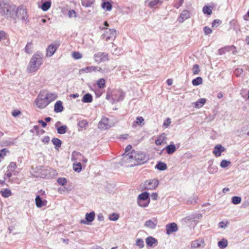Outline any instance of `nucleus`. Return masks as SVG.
Returning a JSON list of instances; mask_svg holds the SVG:
<instances>
[{"label": "nucleus", "mask_w": 249, "mask_h": 249, "mask_svg": "<svg viewBox=\"0 0 249 249\" xmlns=\"http://www.w3.org/2000/svg\"><path fill=\"white\" fill-rule=\"evenodd\" d=\"M44 55L40 52H36L31 57L27 68L28 72H34L37 71L43 64Z\"/></svg>", "instance_id": "f257e3e1"}, {"label": "nucleus", "mask_w": 249, "mask_h": 249, "mask_svg": "<svg viewBox=\"0 0 249 249\" xmlns=\"http://www.w3.org/2000/svg\"><path fill=\"white\" fill-rule=\"evenodd\" d=\"M16 10V6L11 2L3 1L1 2V17L11 20L15 17Z\"/></svg>", "instance_id": "f03ea898"}, {"label": "nucleus", "mask_w": 249, "mask_h": 249, "mask_svg": "<svg viewBox=\"0 0 249 249\" xmlns=\"http://www.w3.org/2000/svg\"><path fill=\"white\" fill-rule=\"evenodd\" d=\"M123 156L126 160L134 159L138 164L145 163L149 159L148 157L144 152L136 150H132L130 153L126 154L124 153Z\"/></svg>", "instance_id": "7ed1b4c3"}, {"label": "nucleus", "mask_w": 249, "mask_h": 249, "mask_svg": "<svg viewBox=\"0 0 249 249\" xmlns=\"http://www.w3.org/2000/svg\"><path fill=\"white\" fill-rule=\"evenodd\" d=\"M15 14V17L13 18L14 20H15L16 18H18L21 19L22 22L26 23L28 22V15L24 6L21 5L18 8L16 7Z\"/></svg>", "instance_id": "20e7f679"}, {"label": "nucleus", "mask_w": 249, "mask_h": 249, "mask_svg": "<svg viewBox=\"0 0 249 249\" xmlns=\"http://www.w3.org/2000/svg\"><path fill=\"white\" fill-rule=\"evenodd\" d=\"M125 93L121 89H115L111 91V103L114 104L123 101L125 97Z\"/></svg>", "instance_id": "39448f33"}, {"label": "nucleus", "mask_w": 249, "mask_h": 249, "mask_svg": "<svg viewBox=\"0 0 249 249\" xmlns=\"http://www.w3.org/2000/svg\"><path fill=\"white\" fill-rule=\"evenodd\" d=\"M149 194L146 192H144L138 196L137 203L142 207H146L149 203Z\"/></svg>", "instance_id": "423d86ee"}, {"label": "nucleus", "mask_w": 249, "mask_h": 249, "mask_svg": "<svg viewBox=\"0 0 249 249\" xmlns=\"http://www.w3.org/2000/svg\"><path fill=\"white\" fill-rule=\"evenodd\" d=\"M36 107L39 108H44L49 104V101L46 99L44 94L39 93L35 100Z\"/></svg>", "instance_id": "0eeeda50"}, {"label": "nucleus", "mask_w": 249, "mask_h": 249, "mask_svg": "<svg viewBox=\"0 0 249 249\" xmlns=\"http://www.w3.org/2000/svg\"><path fill=\"white\" fill-rule=\"evenodd\" d=\"M158 185L159 180L156 179H152L145 181L142 187L145 190H152L155 189Z\"/></svg>", "instance_id": "6e6552de"}, {"label": "nucleus", "mask_w": 249, "mask_h": 249, "mask_svg": "<svg viewBox=\"0 0 249 249\" xmlns=\"http://www.w3.org/2000/svg\"><path fill=\"white\" fill-rule=\"evenodd\" d=\"M94 59L98 63L108 61L109 60L108 55L104 52H99L94 54Z\"/></svg>", "instance_id": "1a4fd4ad"}, {"label": "nucleus", "mask_w": 249, "mask_h": 249, "mask_svg": "<svg viewBox=\"0 0 249 249\" xmlns=\"http://www.w3.org/2000/svg\"><path fill=\"white\" fill-rule=\"evenodd\" d=\"M106 33L103 35V38L107 41H108L110 38L116 37V30L114 29L105 28Z\"/></svg>", "instance_id": "9d476101"}, {"label": "nucleus", "mask_w": 249, "mask_h": 249, "mask_svg": "<svg viewBox=\"0 0 249 249\" xmlns=\"http://www.w3.org/2000/svg\"><path fill=\"white\" fill-rule=\"evenodd\" d=\"M58 44H51L49 45L48 48H47V56L50 57L52 56L56 52L57 49L58 47Z\"/></svg>", "instance_id": "9b49d317"}, {"label": "nucleus", "mask_w": 249, "mask_h": 249, "mask_svg": "<svg viewBox=\"0 0 249 249\" xmlns=\"http://www.w3.org/2000/svg\"><path fill=\"white\" fill-rule=\"evenodd\" d=\"M95 213L93 211L89 213H87L85 215L86 221L84 220H81V223L88 224V223L93 221L95 218Z\"/></svg>", "instance_id": "f8f14e48"}, {"label": "nucleus", "mask_w": 249, "mask_h": 249, "mask_svg": "<svg viewBox=\"0 0 249 249\" xmlns=\"http://www.w3.org/2000/svg\"><path fill=\"white\" fill-rule=\"evenodd\" d=\"M178 226L175 223H171L166 226V234L170 235L171 233L178 231Z\"/></svg>", "instance_id": "ddd939ff"}, {"label": "nucleus", "mask_w": 249, "mask_h": 249, "mask_svg": "<svg viewBox=\"0 0 249 249\" xmlns=\"http://www.w3.org/2000/svg\"><path fill=\"white\" fill-rule=\"evenodd\" d=\"M190 18V13L189 11L184 10L180 14L179 18H178V21L182 23L185 20Z\"/></svg>", "instance_id": "4468645a"}, {"label": "nucleus", "mask_w": 249, "mask_h": 249, "mask_svg": "<svg viewBox=\"0 0 249 249\" xmlns=\"http://www.w3.org/2000/svg\"><path fill=\"white\" fill-rule=\"evenodd\" d=\"M225 151V148L221 144L216 145L213 151V154L215 157H219L221 156L222 152Z\"/></svg>", "instance_id": "2eb2a0df"}, {"label": "nucleus", "mask_w": 249, "mask_h": 249, "mask_svg": "<svg viewBox=\"0 0 249 249\" xmlns=\"http://www.w3.org/2000/svg\"><path fill=\"white\" fill-rule=\"evenodd\" d=\"M36 205L38 208H41L43 206H45L47 204L46 200H42L39 196H37L36 198Z\"/></svg>", "instance_id": "dca6fc26"}, {"label": "nucleus", "mask_w": 249, "mask_h": 249, "mask_svg": "<svg viewBox=\"0 0 249 249\" xmlns=\"http://www.w3.org/2000/svg\"><path fill=\"white\" fill-rule=\"evenodd\" d=\"M63 109L64 107L62 105V102L61 101H57L54 105V111L57 113L61 112L63 110Z\"/></svg>", "instance_id": "f3484780"}, {"label": "nucleus", "mask_w": 249, "mask_h": 249, "mask_svg": "<svg viewBox=\"0 0 249 249\" xmlns=\"http://www.w3.org/2000/svg\"><path fill=\"white\" fill-rule=\"evenodd\" d=\"M1 43L5 45L9 44V39L8 35L3 31H1Z\"/></svg>", "instance_id": "a211bd4d"}, {"label": "nucleus", "mask_w": 249, "mask_h": 249, "mask_svg": "<svg viewBox=\"0 0 249 249\" xmlns=\"http://www.w3.org/2000/svg\"><path fill=\"white\" fill-rule=\"evenodd\" d=\"M204 242L202 240H196L192 242L191 247L192 248H197L202 247Z\"/></svg>", "instance_id": "6ab92c4d"}, {"label": "nucleus", "mask_w": 249, "mask_h": 249, "mask_svg": "<svg viewBox=\"0 0 249 249\" xmlns=\"http://www.w3.org/2000/svg\"><path fill=\"white\" fill-rule=\"evenodd\" d=\"M44 95L46 99L49 101V104L53 101L57 97V95L56 93L51 92H48Z\"/></svg>", "instance_id": "aec40b11"}, {"label": "nucleus", "mask_w": 249, "mask_h": 249, "mask_svg": "<svg viewBox=\"0 0 249 249\" xmlns=\"http://www.w3.org/2000/svg\"><path fill=\"white\" fill-rule=\"evenodd\" d=\"M97 66L87 67L82 69L81 71L86 73L92 72L93 71H97Z\"/></svg>", "instance_id": "412c9836"}, {"label": "nucleus", "mask_w": 249, "mask_h": 249, "mask_svg": "<svg viewBox=\"0 0 249 249\" xmlns=\"http://www.w3.org/2000/svg\"><path fill=\"white\" fill-rule=\"evenodd\" d=\"M92 100L93 98L92 95L89 93H86L84 95L82 99V102L83 103H91L92 101Z\"/></svg>", "instance_id": "4be33fe9"}, {"label": "nucleus", "mask_w": 249, "mask_h": 249, "mask_svg": "<svg viewBox=\"0 0 249 249\" xmlns=\"http://www.w3.org/2000/svg\"><path fill=\"white\" fill-rule=\"evenodd\" d=\"M101 6L103 9L107 11H110L112 8V5L109 1L102 2Z\"/></svg>", "instance_id": "5701e85b"}, {"label": "nucleus", "mask_w": 249, "mask_h": 249, "mask_svg": "<svg viewBox=\"0 0 249 249\" xmlns=\"http://www.w3.org/2000/svg\"><path fill=\"white\" fill-rule=\"evenodd\" d=\"M165 149L168 154H172L176 151V147L174 144L168 145Z\"/></svg>", "instance_id": "b1692460"}, {"label": "nucleus", "mask_w": 249, "mask_h": 249, "mask_svg": "<svg viewBox=\"0 0 249 249\" xmlns=\"http://www.w3.org/2000/svg\"><path fill=\"white\" fill-rule=\"evenodd\" d=\"M155 168L158 169L160 171H164L167 168L166 163L161 161H159L157 165L155 166Z\"/></svg>", "instance_id": "393cba45"}, {"label": "nucleus", "mask_w": 249, "mask_h": 249, "mask_svg": "<svg viewBox=\"0 0 249 249\" xmlns=\"http://www.w3.org/2000/svg\"><path fill=\"white\" fill-rule=\"evenodd\" d=\"M206 103V99L205 98H200L197 102L194 103V107L196 108H200L202 107Z\"/></svg>", "instance_id": "a878e982"}, {"label": "nucleus", "mask_w": 249, "mask_h": 249, "mask_svg": "<svg viewBox=\"0 0 249 249\" xmlns=\"http://www.w3.org/2000/svg\"><path fill=\"white\" fill-rule=\"evenodd\" d=\"M95 2V0H81L82 5L86 7H90Z\"/></svg>", "instance_id": "bb28decb"}, {"label": "nucleus", "mask_w": 249, "mask_h": 249, "mask_svg": "<svg viewBox=\"0 0 249 249\" xmlns=\"http://www.w3.org/2000/svg\"><path fill=\"white\" fill-rule=\"evenodd\" d=\"M165 140V136L164 134H163L158 138V139L155 141V143L157 145H161L164 143Z\"/></svg>", "instance_id": "cd10ccee"}, {"label": "nucleus", "mask_w": 249, "mask_h": 249, "mask_svg": "<svg viewBox=\"0 0 249 249\" xmlns=\"http://www.w3.org/2000/svg\"><path fill=\"white\" fill-rule=\"evenodd\" d=\"M145 242L147 246L152 247L157 242V240L155 238L150 236L146 239Z\"/></svg>", "instance_id": "c85d7f7f"}, {"label": "nucleus", "mask_w": 249, "mask_h": 249, "mask_svg": "<svg viewBox=\"0 0 249 249\" xmlns=\"http://www.w3.org/2000/svg\"><path fill=\"white\" fill-rule=\"evenodd\" d=\"M144 225L148 228L153 229L155 228L157 225V223H155L151 220H149L145 222Z\"/></svg>", "instance_id": "c756f323"}, {"label": "nucleus", "mask_w": 249, "mask_h": 249, "mask_svg": "<svg viewBox=\"0 0 249 249\" xmlns=\"http://www.w3.org/2000/svg\"><path fill=\"white\" fill-rule=\"evenodd\" d=\"M71 119L77 120V124H87V121L83 119L82 118L78 117L77 116H73Z\"/></svg>", "instance_id": "7c9ffc66"}, {"label": "nucleus", "mask_w": 249, "mask_h": 249, "mask_svg": "<svg viewBox=\"0 0 249 249\" xmlns=\"http://www.w3.org/2000/svg\"><path fill=\"white\" fill-rule=\"evenodd\" d=\"M51 5V1H47L42 3L41 8L43 11H46L50 8Z\"/></svg>", "instance_id": "2f4dec72"}, {"label": "nucleus", "mask_w": 249, "mask_h": 249, "mask_svg": "<svg viewBox=\"0 0 249 249\" xmlns=\"http://www.w3.org/2000/svg\"><path fill=\"white\" fill-rule=\"evenodd\" d=\"M11 195L12 193L9 189L7 188L3 190H1V195L5 198L9 197Z\"/></svg>", "instance_id": "473e14b6"}, {"label": "nucleus", "mask_w": 249, "mask_h": 249, "mask_svg": "<svg viewBox=\"0 0 249 249\" xmlns=\"http://www.w3.org/2000/svg\"><path fill=\"white\" fill-rule=\"evenodd\" d=\"M228 246V241L225 239H223L222 240L218 242V246L221 249L225 248Z\"/></svg>", "instance_id": "72a5a7b5"}, {"label": "nucleus", "mask_w": 249, "mask_h": 249, "mask_svg": "<svg viewBox=\"0 0 249 249\" xmlns=\"http://www.w3.org/2000/svg\"><path fill=\"white\" fill-rule=\"evenodd\" d=\"M33 43L32 42H28L25 48V51L28 54H30L32 53Z\"/></svg>", "instance_id": "f704fd0d"}, {"label": "nucleus", "mask_w": 249, "mask_h": 249, "mask_svg": "<svg viewBox=\"0 0 249 249\" xmlns=\"http://www.w3.org/2000/svg\"><path fill=\"white\" fill-rule=\"evenodd\" d=\"M208 171L209 173L213 174L217 172L218 168L217 167V166L213 165L212 164L210 165L208 167Z\"/></svg>", "instance_id": "c9c22d12"}, {"label": "nucleus", "mask_w": 249, "mask_h": 249, "mask_svg": "<svg viewBox=\"0 0 249 249\" xmlns=\"http://www.w3.org/2000/svg\"><path fill=\"white\" fill-rule=\"evenodd\" d=\"M53 143L55 145L56 149L59 148L61 145V141L57 138H53L52 140Z\"/></svg>", "instance_id": "e433bc0d"}, {"label": "nucleus", "mask_w": 249, "mask_h": 249, "mask_svg": "<svg viewBox=\"0 0 249 249\" xmlns=\"http://www.w3.org/2000/svg\"><path fill=\"white\" fill-rule=\"evenodd\" d=\"M73 170L77 172H80L82 170V165L80 162L74 163L73 164Z\"/></svg>", "instance_id": "4c0bfd02"}, {"label": "nucleus", "mask_w": 249, "mask_h": 249, "mask_svg": "<svg viewBox=\"0 0 249 249\" xmlns=\"http://www.w3.org/2000/svg\"><path fill=\"white\" fill-rule=\"evenodd\" d=\"M202 11L204 14H207L208 15H211L212 13L211 7L207 5H205L203 7Z\"/></svg>", "instance_id": "58836bf2"}, {"label": "nucleus", "mask_w": 249, "mask_h": 249, "mask_svg": "<svg viewBox=\"0 0 249 249\" xmlns=\"http://www.w3.org/2000/svg\"><path fill=\"white\" fill-rule=\"evenodd\" d=\"M162 2V1L161 0H152L149 2L148 6L150 8H153L154 6L157 5L159 3H161Z\"/></svg>", "instance_id": "ea45409f"}, {"label": "nucleus", "mask_w": 249, "mask_h": 249, "mask_svg": "<svg viewBox=\"0 0 249 249\" xmlns=\"http://www.w3.org/2000/svg\"><path fill=\"white\" fill-rule=\"evenodd\" d=\"M67 129V125H61L57 128V132L60 134H63L66 133Z\"/></svg>", "instance_id": "a19ab883"}, {"label": "nucleus", "mask_w": 249, "mask_h": 249, "mask_svg": "<svg viewBox=\"0 0 249 249\" xmlns=\"http://www.w3.org/2000/svg\"><path fill=\"white\" fill-rule=\"evenodd\" d=\"M97 71L102 73H107L110 72V70L109 68L104 67L103 68L99 67L97 66Z\"/></svg>", "instance_id": "79ce46f5"}, {"label": "nucleus", "mask_w": 249, "mask_h": 249, "mask_svg": "<svg viewBox=\"0 0 249 249\" xmlns=\"http://www.w3.org/2000/svg\"><path fill=\"white\" fill-rule=\"evenodd\" d=\"M202 78L200 77H198L192 81V84L194 86H198L202 84Z\"/></svg>", "instance_id": "37998d69"}, {"label": "nucleus", "mask_w": 249, "mask_h": 249, "mask_svg": "<svg viewBox=\"0 0 249 249\" xmlns=\"http://www.w3.org/2000/svg\"><path fill=\"white\" fill-rule=\"evenodd\" d=\"M110 123L109 118L106 117H103L98 124H108Z\"/></svg>", "instance_id": "c03bdc74"}, {"label": "nucleus", "mask_w": 249, "mask_h": 249, "mask_svg": "<svg viewBox=\"0 0 249 249\" xmlns=\"http://www.w3.org/2000/svg\"><path fill=\"white\" fill-rule=\"evenodd\" d=\"M16 167V163L14 162H11L7 167V170L13 172Z\"/></svg>", "instance_id": "a18cd8bd"}, {"label": "nucleus", "mask_w": 249, "mask_h": 249, "mask_svg": "<svg viewBox=\"0 0 249 249\" xmlns=\"http://www.w3.org/2000/svg\"><path fill=\"white\" fill-rule=\"evenodd\" d=\"M97 84L99 88H104L105 87V80L104 78H100L98 80Z\"/></svg>", "instance_id": "49530a36"}, {"label": "nucleus", "mask_w": 249, "mask_h": 249, "mask_svg": "<svg viewBox=\"0 0 249 249\" xmlns=\"http://www.w3.org/2000/svg\"><path fill=\"white\" fill-rule=\"evenodd\" d=\"M241 201V198L240 196H235L232 197L231 202L234 204H238Z\"/></svg>", "instance_id": "de8ad7c7"}, {"label": "nucleus", "mask_w": 249, "mask_h": 249, "mask_svg": "<svg viewBox=\"0 0 249 249\" xmlns=\"http://www.w3.org/2000/svg\"><path fill=\"white\" fill-rule=\"evenodd\" d=\"M10 154V151L7 148L1 149V159Z\"/></svg>", "instance_id": "09e8293b"}, {"label": "nucleus", "mask_w": 249, "mask_h": 249, "mask_svg": "<svg viewBox=\"0 0 249 249\" xmlns=\"http://www.w3.org/2000/svg\"><path fill=\"white\" fill-rule=\"evenodd\" d=\"M230 164L231 162L230 161L227 160H223L220 162V166L222 168H226L228 167Z\"/></svg>", "instance_id": "8fccbe9b"}, {"label": "nucleus", "mask_w": 249, "mask_h": 249, "mask_svg": "<svg viewBox=\"0 0 249 249\" xmlns=\"http://www.w3.org/2000/svg\"><path fill=\"white\" fill-rule=\"evenodd\" d=\"M119 218V215L115 213H113L109 215V219L111 221H116Z\"/></svg>", "instance_id": "3c124183"}, {"label": "nucleus", "mask_w": 249, "mask_h": 249, "mask_svg": "<svg viewBox=\"0 0 249 249\" xmlns=\"http://www.w3.org/2000/svg\"><path fill=\"white\" fill-rule=\"evenodd\" d=\"M136 246H138L140 248L142 249L144 247V242L141 239H137Z\"/></svg>", "instance_id": "603ef678"}, {"label": "nucleus", "mask_w": 249, "mask_h": 249, "mask_svg": "<svg viewBox=\"0 0 249 249\" xmlns=\"http://www.w3.org/2000/svg\"><path fill=\"white\" fill-rule=\"evenodd\" d=\"M72 56L75 59H79L82 58V54L78 52H74L72 53Z\"/></svg>", "instance_id": "864d4df0"}, {"label": "nucleus", "mask_w": 249, "mask_h": 249, "mask_svg": "<svg viewBox=\"0 0 249 249\" xmlns=\"http://www.w3.org/2000/svg\"><path fill=\"white\" fill-rule=\"evenodd\" d=\"M200 71V69L198 65L195 64L193 68V72L194 74H197Z\"/></svg>", "instance_id": "5fc2aeb1"}, {"label": "nucleus", "mask_w": 249, "mask_h": 249, "mask_svg": "<svg viewBox=\"0 0 249 249\" xmlns=\"http://www.w3.org/2000/svg\"><path fill=\"white\" fill-rule=\"evenodd\" d=\"M30 132L33 133H36L37 135H40L38 125H34L33 128L31 129Z\"/></svg>", "instance_id": "6e6d98bb"}, {"label": "nucleus", "mask_w": 249, "mask_h": 249, "mask_svg": "<svg viewBox=\"0 0 249 249\" xmlns=\"http://www.w3.org/2000/svg\"><path fill=\"white\" fill-rule=\"evenodd\" d=\"M81 156L82 157V155L78 152L73 151L72 154V158L71 159L72 160H76V158Z\"/></svg>", "instance_id": "4d7b16f0"}, {"label": "nucleus", "mask_w": 249, "mask_h": 249, "mask_svg": "<svg viewBox=\"0 0 249 249\" xmlns=\"http://www.w3.org/2000/svg\"><path fill=\"white\" fill-rule=\"evenodd\" d=\"M57 182L62 186L65 185L67 183V180L65 178H58Z\"/></svg>", "instance_id": "13d9d810"}, {"label": "nucleus", "mask_w": 249, "mask_h": 249, "mask_svg": "<svg viewBox=\"0 0 249 249\" xmlns=\"http://www.w3.org/2000/svg\"><path fill=\"white\" fill-rule=\"evenodd\" d=\"M203 31H204V34L206 35H208L209 34H211L212 33V29L207 26H205L204 27Z\"/></svg>", "instance_id": "bf43d9fd"}, {"label": "nucleus", "mask_w": 249, "mask_h": 249, "mask_svg": "<svg viewBox=\"0 0 249 249\" xmlns=\"http://www.w3.org/2000/svg\"><path fill=\"white\" fill-rule=\"evenodd\" d=\"M144 121V119L142 117H138L136 120L134 122V124H142Z\"/></svg>", "instance_id": "052dcab7"}, {"label": "nucleus", "mask_w": 249, "mask_h": 249, "mask_svg": "<svg viewBox=\"0 0 249 249\" xmlns=\"http://www.w3.org/2000/svg\"><path fill=\"white\" fill-rule=\"evenodd\" d=\"M221 23V21L219 19H214L212 22V27H217Z\"/></svg>", "instance_id": "680f3d73"}, {"label": "nucleus", "mask_w": 249, "mask_h": 249, "mask_svg": "<svg viewBox=\"0 0 249 249\" xmlns=\"http://www.w3.org/2000/svg\"><path fill=\"white\" fill-rule=\"evenodd\" d=\"M243 69H237L234 71V73L237 76H240L243 73Z\"/></svg>", "instance_id": "e2e57ef3"}, {"label": "nucleus", "mask_w": 249, "mask_h": 249, "mask_svg": "<svg viewBox=\"0 0 249 249\" xmlns=\"http://www.w3.org/2000/svg\"><path fill=\"white\" fill-rule=\"evenodd\" d=\"M21 114V111L18 109L14 110L12 114L14 117H17Z\"/></svg>", "instance_id": "0e129e2a"}, {"label": "nucleus", "mask_w": 249, "mask_h": 249, "mask_svg": "<svg viewBox=\"0 0 249 249\" xmlns=\"http://www.w3.org/2000/svg\"><path fill=\"white\" fill-rule=\"evenodd\" d=\"M184 2V0H179L178 1V2H177L176 3H175V4L174 5V6L178 9L179 8L180 6H182V5L183 4Z\"/></svg>", "instance_id": "69168bd1"}, {"label": "nucleus", "mask_w": 249, "mask_h": 249, "mask_svg": "<svg viewBox=\"0 0 249 249\" xmlns=\"http://www.w3.org/2000/svg\"><path fill=\"white\" fill-rule=\"evenodd\" d=\"M70 18L76 17V13L74 10H71L69 11L68 13Z\"/></svg>", "instance_id": "338daca9"}, {"label": "nucleus", "mask_w": 249, "mask_h": 249, "mask_svg": "<svg viewBox=\"0 0 249 249\" xmlns=\"http://www.w3.org/2000/svg\"><path fill=\"white\" fill-rule=\"evenodd\" d=\"M42 141L44 143H47L50 141V138L48 136H46L42 139Z\"/></svg>", "instance_id": "774afa93"}]
</instances>
